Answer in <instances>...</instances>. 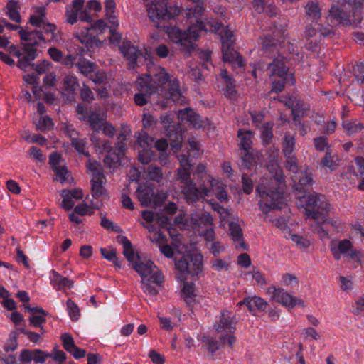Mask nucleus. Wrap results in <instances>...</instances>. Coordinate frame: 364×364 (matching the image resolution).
<instances>
[{
  "mask_svg": "<svg viewBox=\"0 0 364 364\" xmlns=\"http://www.w3.org/2000/svg\"><path fill=\"white\" fill-rule=\"evenodd\" d=\"M202 31L214 32L220 36L224 62L237 65L239 68L245 66L243 58L232 46L235 41L232 31L228 26H224L213 19L207 21L204 25L198 24L190 26L186 31H183L177 27H170L167 30V33L173 43L181 46L182 51L190 53L193 48V43L198 39L199 33Z\"/></svg>",
  "mask_w": 364,
  "mask_h": 364,
  "instance_id": "nucleus-1",
  "label": "nucleus"
},
{
  "mask_svg": "<svg viewBox=\"0 0 364 364\" xmlns=\"http://www.w3.org/2000/svg\"><path fill=\"white\" fill-rule=\"evenodd\" d=\"M136 83L139 92L135 94L134 100L138 106L146 105L147 97L155 93L164 95L166 98L171 99L175 103L185 102V97L180 90L179 81L176 78L170 80L165 69L161 67L152 75L138 77Z\"/></svg>",
  "mask_w": 364,
  "mask_h": 364,
  "instance_id": "nucleus-2",
  "label": "nucleus"
},
{
  "mask_svg": "<svg viewBox=\"0 0 364 364\" xmlns=\"http://www.w3.org/2000/svg\"><path fill=\"white\" fill-rule=\"evenodd\" d=\"M167 258L173 259L177 270V277L183 282L182 296L191 306L196 299L193 282H185L188 276H196L203 269V255L199 252H162Z\"/></svg>",
  "mask_w": 364,
  "mask_h": 364,
  "instance_id": "nucleus-3",
  "label": "nucleus"
},
{
  "mask_svg": "<svg viewBox=\"0 0 364 364\" xmlns=\"http://www.w3.org/2000/svg\"><path fill=\"white\" fill-rule=\"evenodd\" d=\"M267 168L273 179L269 181H262L259 183L256 191L260 197L259 208L264 214L281 209L285 205V198L281 186L283 183V173L279 165L276 161H271Z\"/></svg>",
  "mask_w": 364,
  "mask_h": 364,
  "instance_id": "nucleus-4",
  "label": "nucleus"
},
{
  "mask_svg": "<svg viewBox=\"0 0 364 364\" xmlns=\"http://www.w3.org/2000/svg\"><path fill=\"white\" fill-rule=\"evenodd\" d=\"M123 254L141 279H146L148 276H151V279L156 284L163 282L162 274L158 271L151 257L146 252H123Z\"/></svg>",
  "mask_w": 364,
  "mask_h": 364,
  "instance_id": "nucleus-5",
  "label": "nucleus"
},
{
  "mask_svg": "<svg viewBox=\"0 0 364 364\" xmlns=\"http://www.w3.org/2000/svg\"><path fill=\"white\" fill-rule=\"evenodd\" d=\"M262 50L264 55L273 59L272 63H267V70L269 71V77L277 76L284 78L289 69L286 65L284 58L280 55L276 56L279 53V50L275 41L268 36L262 38Z\"/></svg>",
  "mask_w": 364,
  "mask_h": 364,
  "instance_id": "nucleus-6",
  "label": "nucleus"
},
{
  "mask_svg": "<svg viewBox=\"0 0 364 364\" xmlns=\"http://www.w3.org/2000/svg\"><path fill=\"white\" fill-rule=\"evenodd\" d=\"M331 19V23L333 21L338 25L344 26H357L363 19L362 11L359 9L351 10L348 7L333 4L329 11L326 20Z\"/></svg>",
  "mask_w": 364,
  "mask_h": 364,
  "instance_id": "nucleus-7",
  "label": "nucleus"
},
{
  "mask_svg": "<svg viewBox=\"0 0 364 364\" xmlns=\"http://www.w3.org/2000/svg\"><path fill=\"white\" fill-rule=\"evenodd\" d=\"M168 0H151L147 3L146 11L150 20L157 23V27L162 21L173 18L180 12L178 6H168Z\"/></svg>",
  "mask_w": 364,
  "mask_h": 364,
  "instance_id": "nucleus-8",
  "label": "nucleus"
},
{
  "mask_svg": "<svg viewBox=\"0 0 364 364\" xmlns=\"http://www.w3.org/2000/svg\"><path fill=\"white\" fill-rule=\"evenodd\" d=\"M305 211L309 218L316 220L326 221V215L330 211L331 205L323 195L316 193L304 197Z\"/></svg>",
  "mask_w": 364,
  "mask_h": 364,
  "instance_id": "nucleus-9",
  "label": "nucleus"
},
{
  "mask_svg": "<svg viewBox=\"0 0 364 364\" xmlns=\"http://www.w3.org/2000/svg\"><path fill=\"white\" fill-rule=\"evenodd\" d=\"M179 181L181 193L188 203L203 200L208 196L210 190L203 184L197 187L190 176L186 173L185 171L179 172Z\"/></svg>",
  "mask_w": 364,
  "mask_h": 364,
  "instance_id": "nucleus-10",
  "label": "nucleus"
},
{
  "mask_svg": "<svg viewBox=\"0 0 364 364\" xmlns=\"http://www.w3.org/2000/svg\"><path fill=\"white\" fill-rule=\"evenodd\" d=\"M236 318L230 311L227 310L221 311L218 321L214 324V328L221 334L220 340L222 343H228L230 347H232L235 342L233 333L236 328Z\"/></svg>",
  "mask_w": 364,
  "mask_h": 364,
  "instance_id": "nucleus-11",
  "label": "nucleus"
},
{
  "mask_svg": "<svg viewBox=\"0 0 364 364\" xmlns=\"http://www.w3.org/2000/svg\"><path fill=\"white\" fill-rule=\"evenodd\" d=\"M21 41L23 42V50L28 55L30 60H34L38 56V51L35 48L39 41L46 42V37L43 32L38 30L28 31L23 28H20L18 31Z\"/></svg>",
  "mask_w": 364,
  "mask_h": 364,
  "instance_id": "nucleus-12",
  "label": "nucleus"
},
{
  "mask_svg": "<svg viewBox=\"0 0 364 364\" xmlns=\"http://www.w3.org/2000/svg\"><path fill=\"white\" fill-rule=\"evenodd\" d=\"M88 170L91 172V191L92 195L95 198L103 196L105 192L104 184L105 183L106 178L102 172V168L100 163L96 161H88L87 165Z\"/></svg>",
  "mask_w": 364,
  "mask_h": 364,
  "instance_id": "nucleus-13",
  "label": "nucleus"
},
{
  "mask_svg": "<svg viewBox=\"0 0 364 364\" xmlns=\"http://www.w3.org/2000/svg\"><path fill=\"white\" fill-rule=\"evenodd\" d=\"M267 294L272 299L288 309H293L296 306H305L304 301L294 296L282 288H277L272 286L267 289Z\"/></svg>",
  "mask_w": 364,
  "mask_h": 364,
  "instance_id": "nucleus-14",
  "label": "nucleus"
},
{
  "mask_svg": "<svg viewBox=\"0 0 364 364\" xmlns=\"http://www.w3.org/2000/svg\"><path fill=\"white\" fill-rule=\"evenodd\" d=\"M106 28V23L102 19L97 21L90 28L82 31L77 35V38L82 44H84L87 51H90L99 46L100 41L97 38L94 31L102 32Z\"/></svg>",
  "mask_w": 364,
  "mask_h": 364,
  "instance_id": "nucleus-15",
  "label": "nucleus"
},
{
  "mask_svg": "<svg viewBox=\"0 0 364 364\" xmlns=\"http://www.w3.org/2000/svg\"><path fill=\"white\" fill-rule=\"evenodd\" d=\"M136 197L142 206H148L153 203L159 205L165 196H157L154 194V186L152 183H143L139 186L136 191Z\"/></svg>",
  "mask_w": 364,
  "mask_h": 364,
  "instance_id": "nucleus-16",
  "label": "nucleus"
},
{
  "mask_svg": "<svg viewBox=\"0 0 364 364\" xmlns=\"http://www.w3.org/2000/svg\"><path fill=\"white\" fill-rule=\"evenodd\" d=\"M63 64L70 67L75 65L80 70V73L87 77H89L97 68L95 63L82 58V56L77 53L75 55L70 54L65 56L63 60Z\"/></svg>",
  "mask_w": 364,
  "mask_h": 364,
  "instance_id": "nucleus-17",
  "label": "nucleus"
},
{
  "mask_svg": "<svg viewBox=\"0 0 364 364\" xmlns=\"http://www.w3.org/2000/svg\"><path fill=\"white\" fill-rule=\"evenodd\" d=\"M333 23L328 24V26H323L322 24H310L306 28V37H316L317 35L320 38H331L335 36V31L333 28Z\"/></svg>",
  "mask_w": 364,
  "mask_h": 364,
  "instance_id": "nucleus-18",
  "label": "nucleus"
},
{
  "mask_svg": "<svg viewBox=\"0 0 364 364\" xmlns=\"http://www.w3.org/2000/svg\"><path fill=\"white\" fill-rule=\"evenodd\" d=\"M120 51L129 61L130 68H134L139 58H144L142 51L138 47L132 46L130 42L126 41L119 47Z\"/></svg>",
  "mask_w": 364,
  "mask_h": 364,
  "instance_id": "nucleus-19",
  "label": "nucleus"
},
{
  "mask_svg": "<svg viewBox=\"0 0 364 364\" xmlns=\"http://www.w3.org/2000/svg\"><path fill=\"white\" fill-rule=\"evenodd\" d=\"M49 356L50 353L41 350H24L20 355V360L23 363L33 360L38 363H43Z\"/></svg>",
  "mask_w": 364,
  "mask_h": 364,
  "instance_id": "nucleus-20",
  "label": "nucleus"
},
{
  "mask_svg": "<svg viewBox=\"0 0 364 364\" xmlns=\"http://www.w3.org/2000/svg\"><path fill=\"white\" fill-rule=\"evenodd\" d=\"M85 0H73L71 5H67L65 9L66 22L70 25L77 23L80 11L84 6Z\"/></svg>",
  "mask_w": 364,
  "mask_h": 364,
  "instance_id": "nucleus-21",
  "label": "nucleus"
},
{
  "mask_svg": "<svg viewBox=\"0 0 364 364\" xmlns=\"http://www.w3.org/2000/svg\"><path fill=\"white\" fill-rule=\"evenodd\" d=\"M50 284L56 290L66 291L73 286V282L60 275L55 270H52L49 275Z\"/></svg>",
  "mask_w": 364,
  "mask_h": 364,
  "instance_id": "nucleus-22",
  "label": "nucleus"
},
{
  "mask_svg": "<svg viewBox=\"0 0 364 364\" xmlns=\"http://www.w3.org/2000/svg\"><path fill=\"white\" fill-rule=\"evenodd\" d=\"M24 309L29 313L33 314V316L29 318L30 325L43 329L42 324L46 321V312L41 307H31L28 305L24 306Z\"/></svg>",
  "mask_w": 364,
  "mask_h": 364,
  "instance_id": "nucleus-23",
  "label": "nucleus"
},
{
  "mask_svg": "<svg viewBox=\"0 0 364 364\" xmlns=\"http://www.w3.org/2000/svg\"><path fill=\"white\" fill-rule=\"evenodd\" d=\"M178 117L182 122H188L193 127L199 129L203 127V122L200 117L191 108H185L178 112Z\"/></svg>",
  "mask_w": 364,
  "mask_h": 364,
  "instance_id": "nucleus-24",
  "label": "nucleus"
},
{
  "mask_svg": "<svg viewBox=\"0 0 364 364\" xmlns=\"http://www.w3.org/2000/svg\"><path fill=\"white\" fill-rule=\"evenodd\" d=\"M190 223L191 227L196 231L200 232V228L203 225L205 229L213 226V218L210 213L205 212L201 216H192L191 218Z\"/></svg>",
  "mask_w": 364,
  "mask_h": 364,
  "instance_id": "nucleus-25",
  "label": "nucleus"
},
{
  "mask_svg": "<svg viewBox=\"0 0 364 364\" xmlns=\"http://www.w3.org/2000/svg\"><path fill=\"white\" fill-rule=\"evenodd\" d=\"M239 304H245L251 312L255 310L264 311L267 306V303L263 299L258 296L245 298L239 302Z\"/></svg>",
  "mask_w": 364,
  "mask_h": 364,
  "instance_id": "nucleus-26",
  "label": "nucleus"
},
{
  "mask_svg": "<svg viewBox=\"0 0 364 364\" xmlns=\"http://www.w3.org/2000/svg\"><path fill=\"white\" fill-rule=\"evenodd\" d=\"M105 116L103 112L97 111H91L89 112L86 119L91 129L94 132H98L99 131H100V127L105 122Z\"/></svg>",
  "mask_w": 364,
  "mask_h": 364,
  "instance_id": "nucleus-27",
  "label": "nucleus"
},
{
  "mask_svg": "<svg viewBox=\"0 0 364 364\" xmlns=\"http://www.w3.org/2000/svg\"><path fill=\"white\" fill-rule=\"evenodd\" d=\"M9 50L11 53L18 58L17 66L21 70H26L31 65V63L33 62V60L28 59V55L25 53L23 47L21 51L18 50L16 46L12 45L9 47Z\"/></svg>",
  "mask_w": 364,
  "mask_h": 364,
  "instance_id": "nucleus-28",
  "label": "nucleus"
},
{
  "mask_svg": "<svg viewBox=\"0 0 364 364\" xmlns=\"http://www.w3.org/2000/svg\"><path fill=\"white\" fill-rule=\"evenodd\" d=\"M237 136L240 139V149L243 151H253L252 144V132L250 130L239 129Z\"/></svg>",
  "mask_w": 364,
  "mask_h": 364,
  "instance_id": "nucleus-29",
  "label": "nucleus"
},
{
  "mask_svg": "<svg viewBox=\"0 0 364 364\" xmlns=\"http://www.w3.org/2000/svg\"><path fill=\"white\" fill-rule=\"evenodd\" d=\"M229 230L230 235L235 244V248L239 247L246 249L245 243L242 238V230L238 224L235 223H230L229 224Z\"/></svg>",
  "mask_w": 364,
  "mask_h": 364,
  "instance_id": "nucleus-30",
  "label": "nucleus"
},
{
  "mask_svg": "<svg viewBox=\"0 0 364 364\" xmlns=\"http://www.w3.org/2000/svg\"><path fill=\"white\" fill-rule=\"evenodd\" d=\"M306 15L315 24L321 19V9L318 4L311 1L307 3L305 6Z\"/></svg>",
  "mask_w": 364,
  "mask_h": 364,
  "instance_id": "nucleus-31",
  "label": "nucleus"
},
{
  "mask_svg": "<svg viewBox=\"0 0 364 364\" xmlns=\"http://www.w3.org/2000/svg\"><path fill=\"white\" fill-rule=\"evenodd\" d=\"M321 166L328 168L331 172L336 170L339 166V159L336 154H333L331 150L326 152L324 157L321 160Z\"/></svg>",
  "mask_w": 364,
  "mask_h": 364,
  "instance_id": "nucleus-32",
  "label": "nucleus"
},
{
  "mask_svg": "<svg viewBox=\"0 0 364 364\" xmlns=\"http://www.w3.org/2000/svg\"><path fill=\"white\" fill-rule=\"evenodd\" d=\"M343 129L346 134L349 136L355 134H360V136H364V124L362 123L355 122H343L342 124Z\"/></svg>",
  "mask_w": 364,
  "mask_h": 364,
  "instance_id": "nucleus-33",
  "label": "nucleus"
},
{
  "mask_svg": "<svg viewBox=\"0 0 364 364\" xmlns=\"http://www.w3.org/2000/svg\"><path fill=\"white\" fill-rule=\"evenodd\" d=\"M203 237L206 241V247L210 250H220L223 248L219 242L215 241V232L212 227L204 230Z\"/></svg>",
  "mask_w": 364,
  "mask_h": 364,
  "instance_id": "nucleus-34",
  "label": "nucleus"
},
{
  "mask_svg": "<svg viewBox=\"0 0 364 364\" xmlns=\"http://www.w3.org/2000/svg\"><path fill=\"white\" fill-rule=\"evenodd\" d=\"M105 14L112 27H117L119 21L115 16L116 4L114 0H105Z\"/></svg>",
  "mask_w": 364,
  "mask_h": 364,
  "instance_id": "nucleus-35",
  "label": "nucleus"
},
{
  "mask_svg": "<svg viewBox=\"0 0 364 364\" xmlns=\"http://www.w3.org/2000/svg\"><path fill=\"white\" fill-rule=\"evenodd\" d=\"M360 252H333V257L337 260L343 257L347 262L353 264L355 262L357 263L360 262Z\"/></svg>",
  "mask_w": 364,
  "mask_h": 364,
  "instance_id": "nucleus-36",
  "label": "nucleus"
},
{
  "mask_svg": "<svg viewBox=\"0 0 364 364\" xmlns=\"http://www.w3.org/2000/svg\"><path fill=\"white\" fill-rule=\"evenodd\" d=\"M6 14L11 20L16 22H21V16L19 14V4L17 1L10 0L6 4Z\"/></svg>",
  "mask_w": 364,
  "mask_h": 364,
  "instance_id": "nucleus-37",
  "label": "nucleus"
},
{
  "mask_svg": "<svg viewBox=\"0 0 364 364\" xmlns=\"http://www.w3.org/2000/svg\"><path fill=\"white\" fill-rule=\"evenodd\" d=\"M41 31L46 37V41H58V33L56 31V26L53 23H46L42 27Z\"/></svg>",
  "mask_w": 364,
  "mask_h": 364,
  "instance_id": "nucleus-38",
  "label": "nucleus"
},
{
  "mask_svg": "<svg viewBox=\"0 0 364 364\" xmlns=\"http://www.w3.org/2000/svg\"><path fill=\"white\" fill-rule=\"evenodd\" d=\"M295 147V138L289 134H286L282 144V151L285 156L294 155Z\"/></svg>",
  "mask_w": 364,
  "mask_h": 364,
  "instance_id": "nucleus-39",
  "label": "nucleus"
},
{
  "mask_svg": "<svg viewBox=\"0 0 364 364\" xmlns=\"http://www.w3.org/2000/svg\"><path fill=\"white\" fill-rule=\"evenodd\" d=\"M100 207V205L98 203H92L91 206H88L86 203H82L75 207L74 212L81 216L92 215L94 213L93 209H99Z\"/></svg>",
  "mask_w": 364,
  "mask_h": 364,
  "instance_id": "nucleus-40",
  "label": "nucleus"
},
{
  "mask_svg": "<svg viewBox=\"0 0 364 364\" xmlns=\"http://www.w3.org/2000/svg\"><path fill=\"white\" fill-rule=\"evenodd\" d=\"M128 133L126 131L122 132L119 136V141L115 144L113 153L121 159L125 154L126 137Z\"/></svg>",
  "mask_w": 364,
  "mask_h": 364,
  "instance_id": "nucleus-41",
  "label": "nucleus"
},
{
  "mask_svg": "<svg viewBox=\"0 0 364 364\" xmlns=\"http://www.w3.org/2000/svg\"><path fill=\"white\" fill-rule=\"evenodd\" d=\"M286 105L291 109L292 114L295 117H299L300 114H304L306 108H303L302 102L296 98H289Z\"/></svg>",
  "mask_w": 364,
  "mask_h": 364,
  "instance_id": "nucleus-42",
  "label": "nucleus"
},
{
  "mask_svg": "<svg viewBox=\"0 0 364 364\" xmlns=\"http://www.w3.org/2000/svg\"><path fill=\"white\" fill-rule=\"evenodd\" d=\"M147 178L156 183H160L163 179V173L161 168L150 165L146 171Z\"/></svg>",
  "mask_w": 364,
  "mask_h": 364,
  "instance_id": "nucleus-43",
  "label": "nucleus"
},
{
  "mask_svg": "<svg viewBox=\"0 0 364 364\" xmlns=\"http://www.w3.org/2000/svg\"><path fill=\"white\" fill-rule=\"evenodd\" d=\"M295 178H296V180H298V181H299V186H301L299 188H300L299 191H301V189H304L303 186H305L306 185L311 183L312 181H313L312 173L307 171H301L299 173L298 172L296 174Z\"/></svg>",
  "mask_w": 364,
  "mask_h": 364,
  "instance_id": "nucleus-44",
  "label": "nucleus"
},
{
  "mask_svg": "<svg viewBox=\"0 0 364 364\" xmlns=\"http://www.w3.org/2000/svg\"><path fill=\"white\" fill-rule=\"evenodd\" d=\"M179 160L181 164V168L178 169L177 178L179 180V172L181 171H185L186 173L190 176L189 170L193 166L190 159V155L182 154L179 156Z\"/></svg>",
  "mask_w": 364,
  "mask_h": 364,
  "instance_id": "nucleus-45",
  "label": "nucleus"
},
{
  "mask_svg": "<svg viewBox=\"0 0 364 364\" xmlns=\"http://www.w3.org/2000/svg\"><path fill=\"white\" fill-rule=\"evenodd\" d=\"M71 145L80 154L89 156V152L86 151L87 142L85 139L72 137Z\"/></svg>",
  "mask_w": 364,
  "mask_h": 364,
  "instance_id": "nucleus-46",
  "label": "nucleus"
},
{
  "mask_svg": "<svg viewBox=\"0 0 364 364\" xmlns=\"http://www.w3.org/2000/svg\"><path fill=\"white\" fill-rule=\"evenodd\" d=\"M89 78L95 83V84H105L107 82V75L105 72L102 70L99 69L97 67L89 77Z\"/></svg>",
  "mask_w": 364,
  "mask_h": 364,
  "instance_id": "nucleus-47",
  "label": "nucleus"
},
{
  "mask_svg": "<svg viewBox=\"0 0 364 364\" xmlns=\"http://www.w3.org/2000/svg\"><path fill=\"white\" fill-rule=\"evenodd\" d=\"M254 161L252 151H244V154L241 157L239 166L241 170L250 169Z\"/></svg>",
  "mask_w": 364,
  "mask_h": 364,
  "instance_id": "nucleus-48",
  "label": "nucleus"
},
{
  "mask_svg": "<svg viewBox=\"0 0 364 364\" xmlns=\"http://www.w3.org/2000/svg\"><path fill=\"white\" fill-rule=\"evenodd\" d=\"M314 145L315 149L318 151H323L325 149H326V151L331 150L328 139L324 136H320L314 138Z\"/></svg>",
  "mask_w": 364,
  "mask_h": 364,
  "instance_id": "nucleus-49",
  "label": "nucleus"
},
{
  "mask_svg": "<svg viewBox=\"0 0 364 364\" xmlns=\"http://www.w3.org/2000/svg\"><path fill=\"white\" fill-rule=\"evenodd\" d=\"M155 154L151 149H144L139 151V161L143 164H148L154 158Z\"/></svg>",
  "mask_w": 364,
  "mask_h": 364,
  "instance_id": "nucleus-50",
  "label": "nucleus"
},
{
  "mask_svg": "<svg viewBox=\"0 0 364 364\" xmlns=\"http://www.w3.org/2000/svg\"><path fill=\"white\" fill-rule=\"evenodd\" d=\"M273 136L272 127L269 123H266L262 127L261 138L264 144H269Z\"/></svg>",
  "mask_w": 364,
  "mask_h": 364,
  "instance_id": "nucleus-51",
  "label": "nucleus"
},
{
  "mask_svg": "<svg viewBox=\"0 0 364 364\" xmlns=\"http://www.w3.org/2000/svg\"><path fill=\"white\" fill-rule=\"evenodd\" d=\"M202 341L207 343L208 350L212 354V355H213V353L220 348V344H222L220 341L219 342L216 339L205 336L203 337ZM223 344L224 343H223Z\"/></svg>",
  "mask_w": 364,
  "mask_h": 364,
  "instance_id": "nucleus-52",
  "label": "nucleus"
},
{
  "mask_svg": "<svg viewBox=\"0 0 364 364\" xmlns=\"http://www.w3.org/2000/svg\"><path fill=\"white\" fill-rule=\"evenodd\" d=\"M53 126L52 120L48 116L41 117L36 123V129L45 132L50 129Z\"/></svg>",
  "mask_w": 364,
  "mask_h": 364,
  "instance_id": "nucleus-53",
  "label": "nucleus"
},
{
  "mask_svg": "<svg viewBox=\"0 0 364 364\" xmlns=\"http://www.w3.org/2000/svg\"><path fill=\"white\" fill-rule=\"evenodd\" d=\"M64 86L66 91L70 93H73L77 90L79 84L75 77L67 76L64 80Z\"/></svg>",
  "mask_w": 364,
  "mask_h": 364,
  "instance_id": "nucleus-54",
  "label": "nucleus"
},
{
  "mask_svg": "<svg viewBox=\"0 0 364 364\" xmlns=\"http://www.w3.org/2000/svg\"><path fill=\"white\" fill-rule=\"evenodd\" d=\"M67 309L70 318L77 321L80 317V309L71 300L67 301Z\"/></svg>",
  "mask_w": 364,
  "mask_h": 364,
  "instance_id": "nucleus-55",
  "label": "nucleus"
},
{
  "mask_svg": "<svg viewBox=\"0 0 364 364\" xmlns=\"http://www.w3.org/2000/svg\"><path fill=\"white\" fill-rule=\"evenodd\" d=\"M63 346L68 353L76 346L72 336L68 333H64L60 336Z\"/></svg>",
  "mask_w": 364,
  "mask_h": 364,
  "instance_id": "nucleus-56",
  "label": "nucleus"
},
{
  "mask_svg": "<svg viewBox=\"0 0 364 364\" xmlns=\"http://www.w3.org/2000/svg\"><path fill=\"white\" fill-rule=\"evenodd\" d=\"M353 74L358 82H364V62L356 63L353 68Z\"/></svg>",
  "mask_w": 364,
  "mask_h": 364,
  "instance_id": "nucleus-57",
  "label": "nucleus"
},
{
  "mask_svg": "<svg viewBox=\"0 0 364 364\" xmlns=\"http://www.w3.org/2000/svg\"><path fill=\"white\" fill-rule=\"evenodd\" d=\"M225 87L224 89V95L225 97L234 99L236 96V90H235V80H231L230 81L225 82Z\"/></svg>",
  "mask_w": 364,
  "mask_h": 364,
  "instance_id": "nucleus-58",
  "label": "nucleus"
},
{
  "mask_svg": "<svg viewBox=\"0 0 364 364\" xmlns=\"http://www.w3.org/2000/svg\"><path fill=\"white\" fill-rule=\"evenodd\" d=\"M340 287L344 291H348L353 289V281L352 277H339Z\"/></svg>",
  "mask_w": 364,
  "mask_h": 364,
  "instance_id": "nucleus-59",
  "label": "nucleus"
},
{
  "mask_svg": "<svg viewBox=\"0 0 364 364\" xmlns=\"http://www.w3.org/2000/svg\"><path fill=\"white\" fill-rule=\"evenodd\" d=\"M141 286L144 293L155 296L158 294V290L150 284V279H141Z\"/></svg>",
  "mask_w": 364,
  "mask_h": 364,
  "instance_id": "nucleus-60",
  "label": "nucleus"
},
{
  "mask_svg": "<svg viewBox=\"0 0 364 364\" xmlns=\"http://www.w3.org/2000/svg\"><path fill=\"white\" fill-rule=\"evenodd\" d=\"M32 65L35 70L36 71L38 75L43 74L50 70V66L51 64L47 61V60H43L38 64H36V65L34 63H31V65L29 66Z\"/></svg>",
  "mask_w": 364,
  "mask_h": 364,
  "instance_id": "nucleus-61",
  "label": "nucleus"
},
{
  "mask_svg": "<svg viewBox=\"0 0 364 364\" xmlns=\"http://www.w3.org/2000/svg\"><path fill=\"white\" fill-rule=\"evenodd\" d=\"M101 253L104 258L112 262L118 268H121V262L117 255V252H101Z\"/></svg>",
  "mask_w": 364,
  "mask_h": 364,
  "instance_id": "nucleus-62",
  "label": "nucleus"
},
{
  "mask_svg": "<svg viewBox=\"0 0 364 364\" xmlns=\"http://www.w3.org/2000/svg\"><path fill=\"white\" fill-rule=\"evenodd\" d=\"M298 283L297 278L291 274H284L282 276L281 284L287 287H294Z\"/></svg>",
  "mask_w": 364,
  "mask_h": 364,
  "instance_id": "nucleus-63",
  "label": "nucleus"
},
{
  "mask_svg": "<svg viewBox=\"0 0 364 364\" xmlns=\"http://www.w3.org/2000/svg\"><path fill=\"white\" fill-rule=\"evenodd\" d=\"M291 240L297 245V248H307L310 245V242L306 238L296 235H291Z\"/></svg>",
  "mask_w": 364,
  "mask_h": 364,
  "instance_id": "nucleus-64",
  "label": "nucleus"
}]
</instances>
